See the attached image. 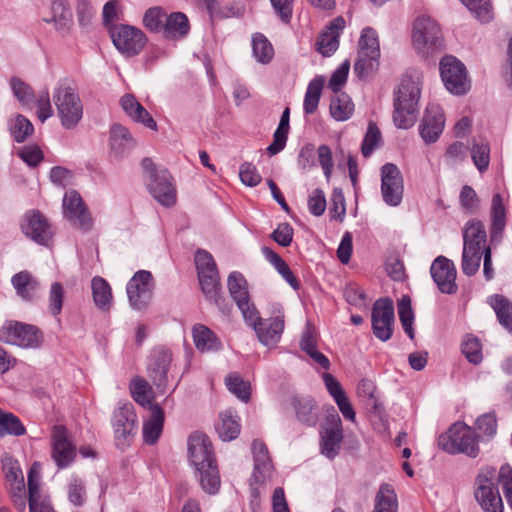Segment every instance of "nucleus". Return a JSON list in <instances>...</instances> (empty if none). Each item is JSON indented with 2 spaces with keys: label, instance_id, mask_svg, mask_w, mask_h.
<instances>
[{
  "label": "nucleus",
  "instance_id": "f257e3e1",
  "mask_svg": "<svg viewBox=\"0 0 512 512\" xmlns=\"http://www.w3.org/2000/svg\"><path fill=\"white\" fill-rule=\"evenodd\" d=\"M188 454L201 488L208 494H216L220 489L221 479L209 437L200 432L191 434L188 439Z\"/></svg>",
  "mask_w": 512,
  "mask_h": 512
},
{
  "label": "nucleus",
  "instance_id": "f03ea898",
  "mask_svg": "<svg viewBox=\"0 0 512 512\" xmlns=\"http://www.w3.org/2000/svg\"><path fill=\"white\" fill-rule=\"evenodd\" d=\"M52 100L62 127L75 129L84 116V104L76 83L69 78L58 80L52 91Z\"/></svg>",
  "mask_w": 512,
  "mask_h": 512
},
{
  "label": "nucleus",
  "instance_id": "7ed1b4c3",
  "mask_svg": "<svg viewBox=\"0 0 512 512\" xmlns=\"http://www.w3.org/2000/svg\"><path fill=\"white\" fill-rule=\"evenodd\" d=\"M420 96L419 81L411 76H404L394 92L393 120L398 128L408 129L414 125Z\"/></svg>",
  "mask_w": 512,
  "mask_h": 512
},
{
  "label": "nucleus",
  "instance_id": "20e7f679",
  "mask_svg": "<svg viewBox=\"0 0 512 512\" xmlns=\"http://www.w3.org/2000/svg\"><path fill=\"white\" fill-rule=\"evenodd\" d=\"M412 44L424 57L433 56L444 50V37L438 22L428 15L418 16L412 27Z\"/></svg>",
  "mask_w": 512,
  "mask_h": 512
},
{
  "label": "nucleus",
  "instance_id": "39448f33",
  "mask_svg": "<svg viewBox=\"0 0 512 512\" xmlns=\"http://www.w3.org/2000/svg\"><path fill=\"white\" fill-rule=\"evenodd\" d=\"M438 444L449 454L463 453L474 458L479 453L478 437L475 432L471 427L460 422L453 424L447 432L441 434Z\"/></svg>",
  "mask_w": 512,
  "mask_h": 512
},
{
  "label": "nucleus",
  "instance_id": "423d86ee",
  "mask_svg": "<svg viewBox=\"0 0 512 512\" xmlns=\"http://www.w3.org/2000/svg\"><path fill=\"white\" fill-rule=\"evenodd\" d=\"M9 493L16 510L25 512L27 502L25 486L19 492L9 489ZM28 503L30 512H55L49 497L41 492L40 476L33 469L28 473Z\"/></svg>",
  "mask_w": 512,
  "mask_h": 512
},
{
  "label": "nucleus",
  "instance_id": "0eeeda50",
  "mask_svg": "<svg viewBox=\"0 0 512 512\" xmlns=\"http://www.w3.org/2000/svg\"><path fill=\"white\" fill-rule=\"evenodd\" d=\"M495 480L496 469L490 466L482 468L475 479V499L484 512L504 511Z\"/></svg>",
  "mask_w": 512,
  "mask_h": 512
},
{
  "label": "nucleus",
  "instance_id": "6e6552de",
  "mask_svg": "<svg viewBox=\"0 0 512 512\" xmlns=\"http://www.w3.org/2000/svg\"><path fill=\"white\" fill-rule=\"evenodd\" d=\"M0 341L21 348L36 349L41 346L43 335L34 325L9 320L0 327Z\"/></svg>",
  "mask_w": 512,
  "mask_h": 512
},
{
  "label": "nucleus",
  "instance_id": "1a4fd4ad",
  "mask_svg": "<svg viewBox=\"0 0 512 512\" xmlns=\"http://www.w3.org/2000/svg\"><path fill=\"white\" fill-rule=\"evenodd\" d=\"M270 314L268 320H262L258 315L257 319L246 321L253 326L259 341L266 346L275 345L280 340L285 326L284 309L281 304L272 303Z\"/></svg>",
  "mask_w": 512,
  "mask_h": 512
},
{
  "label": "nucleus",
  "instance_id": "9d476101",
  "mask_svg": "<svg viewBox=\"0 0 512 512\" xmlns=\"http://www.w3.org/2000/svg\"><path fill=\"white\" fill-rule=\"evenodd\" d=\"M110 36L116 49L125 57L138 55L147 42L145 34L130 25H115L110 29Z\"/></svg>",
  "mask_w": 512,
  "mask_h": 512
},
{
  "label": "nucleus",
  "instance_id": "9b49d317",
  "mask_svg": "<svg viewBox=\"0 0 512 512\" xmlns=\"http://www.w3.org/2000/svg\"><path fill=\"white\" fill-rule=\"evenodd\" d=\"M440 74L446 89L455 94L463 95L470 88L466 67L453 56H445L440 62Z\"/></svg>",
  "mask_w": 512,
  "mask_h": 512
},
{
  "label": "nucleus",
  "instance_id": "f8f14e48",
  "mask_svg": "<svg viewBox=\"0 0 512 512\" xmlns=\"http://www.w3.org/2000/svg\"><path fill=\"white\" fill-rule=\"evenodd\" d=\"M153 287L151 272L146 270L136 272L126 287L131 307L139 311L146 309L152 299Z\"/></svg>",
  "mask_w": 512,
  "mask_h": 512
},
{
  "label": "nucleus",
  "instance_id": "ddd939ff",
  "mask_svg": "<svg viewBox=\"0 0 512 512\" xmlns=\"http://www.w3.org/2000/svg\"><path fill=\"white\" fill-rule=\"evenodd\" d=\"M21 229L28 238L43 246H49L54 237L50 221L38 210L25 213Z\"/></svg>",
  "mask_w": 512,
  "mask_h": 512
},
{
  "label": "nucleus",
  "instance_id": "4468645a",
  "mask_svg": "<svg viewBox=\"0 0 512 512\" xmlns=\"http://www.w3.org/2000/svg\"><path fill=\"white\" fill-rule=\"evenodd\" d=\"M394 305L390 298L378 299L372 309L371 321L373 334L380 341H388L393 333Z\"/></svg>",
  "mask_w": 512,
  "mask_h": 512
},
{
  "label": "nucleus",
  "instance_id": "2eb2a0df",
  "mask_svg": "<svg viewBox=\"0 0 512 512\" xmlns=\"http://www.w3.org/2000/svg\"><path fill=\"white\" fill-rule=\"evenodd\" d=\"M52 457L58 468L68 467L76 457V446L63 425H54L51 431Z\"/></svg>",
  "mask_w": 512,
  "mask_h": 512
},
{
  "label": "nucleus",
  "instance_id": "dca6fc26",
  "mask_svg": "<svg viewBox=\"0 0 512 512\" xmlns=\"http://www.w3.org/2000/svg\"><path fill=\"white\" fill-rule=\"evenodd\" d=\"M227 286L229 293L236 302L245 321H253L258 318V311L250 301L247 281L244 276L238 272H231L228 276Z\"/></svg>",
  "mask_w": 512,
  "mask_h": 512
},
{
  "label": "nucleus",
  "instance_id": "f3484780",
  "mask_svg": "<svg viewBox=\"0 0 512 512\" xmlns=\"http://www.w3.org/2000/svg\"><path fill=\"white\" fill-rule=\"evenodd\" d=\"M63 216L72 226L84 232L93 227V219L80 194H64Z\"/></svg>",
  "mask_w": 512,
  "mask_h": 512
},
{
  "label": "nucleus",
  "instance_id": "a211bd4d",
  "mask_svg": "<svg viewBox=\"0 0 512 512\" xmlns=\"http://www.w3.org/2000/svg\"><path fill=\"white\" fill-rule=\"evenodd\" d=\"M343 439L341 418L334 408L326 416L321 431V452L329 459H333L340 450Z\"/></svg>",
  "mask_w": 512,
  "mask_h": 512
},
{
  "label": "nucleus",
  "instance_id": "6ab92c4d",
  "mask_svg": "<svg viewBox=\"0 0 512 512\" xmlns=\"http://www.w3.org/2000/svg\"><path fill=\"white\" fill-rule=\"evenodd\" d=\"M137 416L131 402L119 403L113 414V429L118 446L126 444L128 438L135 433Z\"/></svg>",
  "mask_w": 512,
  "mask_h": 512
},
{
  "label": "nucleus",
  "instance_id": "aec40b11",
  "mask_svg": "<svg viewBox=\"0 0 512 512\" xmlns=\"http://www.w3.org/2000/svg\"><path fill=\"white\" fill-rule=\"evenodd\" d=\"M445 127V115L442 108L436 104L427 106L419 124V134L426 144L435 143Z\"/></svg>",
  "mask_w": 512,
  "mask_h": 512
},
{
  "label": "nucleus",
  "instance_id": "412c9836",
  "mask_svg": "<svg viewBox=\"0 0 512 512\" xmlns=\"http://www.w3.org/2000/svg\"><path fill=\"white\" fill-rule=\"evenodd\" d=\"M431 276L442 293L453 294L457 290L454 263L444 256H438L430 268Z\"/></svg>",
  "mask_w": 512,
  "mask_h": 512
},
{
  "label": "nucleus",
  "instance_id": "4be33fe9",
  "mask_svg": "<svg viewBox=\"0 0 512 512\" xmlns=\"http://www.w3.org/2000/svg\"><path fill=\"white\" fill-rule=\"evenodd\" d=\"M172 361V354L169 350H155L148 363V375L158 388L165 387L167 372Z\"/></svg>",
  "mask_w": 512,
  "mask_h": 512
},
{
  "label": "nucleus",
  "instance_id": "5701e85b",
  "mask_svg": "<svg viewBox=\"0 0 512 512\" xmlns=\"http://www.w3.org/2000/svg\"><path fill=\"white\" fill-rule=\"evenodd\" d=\"M120 105L125 113L135 122L143 124L145 127L157 130V123L150 113L140 104L134 95L125 94L120 99Z\"/></svg>",
  "mask_w": 512,
  "mask_h": 512
},
{
  "label": "nucleus",
  "instance_id": "b1692460",
  "mask_svg": "<svg viewBox=\"0 0 512 512\" xmlns=\"http://www.w3.org/2000/svg\"><path fill=\"white\" fill-rule=\"evenodd\" d=\"M11 284L16 294L25 301H32L40 290V282L27 270L13 275Z\"/></svg>",
  "mask_w": 512,
  "mask_h": 512
},
{
  "label": "nucleus",
  "instance_id": "393cba45",
  "mask_svg": "<svg viewBox=\"0 0 512 512\" xmlns=\"http://www.w3.org/2000/svg\"><path fill=\"white\" fill-rule=\"evenodd\" d=\"M149 410L150 415L143 422V439L146 444L153 445L162 434L165 416L157 404L150 406Z\"/></svg>",
  "mask_w": 512,
  "mask_h": 512
},
{
  "label": "nucleus",
  "instance_id": "a878e982",
  "mask_svg": "<svg viewBox=\"0 0 512 512\" xmlns=\"http://www.w3.org/2000/svg\"><path fill=\"white\" fill-rule=\"evenodd\" d=\"M51 19L46 22H53L56 30L62 35L68 34L73 26V16L68 0H52Z\"/></svg>",
  "mask_w": 512,
  "mask_h": 512
},
{
  "label": "nucleus",
  "instance_id": "bb28decb",
  "mask_svg": "<svg viewBox=\"0 0 512 512\" xmlns=\"http://www.w3.org/2000/svg\"><path fill=\"white\" fill-rule=\"evenodd\" d=\"M483 250L490 248L487 245V234L484 224L477 219L469 220L463 229V247Z\"/></svg>",
  "mask_w": 512,
  "mask_h": 512
},
{
  "label": "nucleus",
  "instance_id": "cd10ccee",
  "mask_svg": "<svg viewBox=\"0 0 512 512\" xmlns=\"http://www.w3.org/2000/svg\"><path fill=\"white\" fill-rule=\"evenodd\" d=\"M189 30L187 16L182 12H173L167 15L162 33L166 39L178 40L184 38Z\"/></svg>",
  "mask_w": 512,
  "mask_h": 512
},
{
  "label": "nucleus",
  "instance_id": "c85d7f7f",
  "mask_svg": "<svg viewBox=\"0 0 512 512\" xmlns=\"http://www.w3.org/2000/svg\"><path fill=\"white\" fill-rule=\"evenodd\" d=\"M135 145L128 129L121 124H113L110 130V148L117 157L123 156Z\"/></svg>",
  "mask_w": 512,
  "mask_h": 512
},
{
  "label": "nucleus",
  "instance_id": "c756f323",
  "mask_svg": "<svg viewBox=\"0 0 512 512\" xmlns=\"http://www.w3.org/2000/svg\"><path fill=\"white\" fill-rule=\"evenodd\" d=\"M195 347L201 352L216 351L221 348V342L207 326L196 324L192 328Z\"/></svg>",
  "mask_w": 512,
  "mask_h": 512
},
{
  "label": "nucleus",
  "instance_id": "7c9ffc66",
  "mask_svg": "<svg viewBox=\"0 0 512 512\" xmlns=\"http://www.w3.org/2000/svg\"><path fill=\"white\" fill-rule=\"evenodd\" d=\"M241 425L239 417L232 410H226L219 415L216 431L223 441H231L238 437Z\"/></svg>",
  "mask_w": 512,
  "mask_h": 512
},
{
  "label": "nucleus",
  "instance_id": "2f4dec72",
  "mask_svg": "<svg viewBox=\"0 0 512 512\" xmlns=\"http://www.w3.org/2000/svg\"><path fill=\"white\" fill-rule=\"evenodd\" d=\"M2 470L4 472L9 489L20 491L25 486L24 475L18 460L5 453L1 458Z\"/></svg>",
  "mask_w": 512,
  "mask_h": 512
},
{
  "label": "nucleus",
  "instance_id": "473e14b6",
  "mask_svg": "<svg viewBox=\"0 0 512 512\" xmlns=\"http://www.w3.org/2000/svg\"><path fill=\"white\" fill-rule=\"evenodd\" d=\"M289 121L290 109L286 108L283 111L278 127L273 134V142L267 147V152L270 156L278 154L285 148L290 129Z\"/></svg>",
  "mask_w": 512,
  "mask_h": 512
},
{
  "label": "nucleus",
  "instance_id": "72a5a7b5",
  "mask_svg": "<svg viewBox=\"0 0 512 512\" xmlns=\"http://www.w3.org/2000/svg\"><path fill=\"white\" fill-rule=\"evenodd\" d=\"M398 500L394 488L390 484H382L375 496L372 512H397Z\"/></svg>",
  "mask_w": 512,
  "mask_h": 512
},
{
  "label": "nucleus",
  "instance_id": "f704fd0d",
  "mask_svg": "<svg viewBox=\"0 0 512 512\" xmlns=\"http://www.w3.org/2000/svg\"><path fill=\"white\" fill-rule=\"evenodd\" d=\"M292 405L296 412L297 419L307 425L314 426L318 421L316 405L311 398H294Z\"/></svg>",
  "mask_w": 512,
  "mask_h": 512
},
{
  "label": "nucleus",
  "instance_id": "c9c22d12",
  "mask_svg": "<svg viewBox=\"0 0 512 512\" xmlns=\"http://www.w3.org/2000/svg\"><path fill=\"white\" fill-rule=\"evenodd\" d=\"M262 253L266 260L270 262L276 271L283 277V279L294 289L299 288V281L293 274L288 264L273 250L269 247H263Z\"/></svg>",
  "mask_w": 512,
  "mask_h": 512
},
{
  "label": "nucleus",
  "instance_id": "e433bc0d",
  "mask_svg": "<svg viewBox=\"0 0 512 512\" xmlns=\"http://www.w3.org/2000/svg\"><path fill=\"white\" fill-rule=\"evenodd\" d=\"M91 288L95 305L101 310L110 309L112 291L109 283L104 278L96 276L92 279Z\"/></svg>",
  "mask_w": 512,
  "mask_h": 512
},
{
  "label": "nucleus",
  "instance_id": "4c0bfd02",
  "mask_svg": "<svg viewBox=\"0 0 512 512\" xmlns=\"http://www.w3.org/2000/svg\"><path fill=\"white\" fill-rule=\"evenodd\" d=\"M489 303L495 311L499 323L512 332V303L501 295L491 296Z\"/></svg>",
  "mask_w": 512,
  "mask_h": 512
},
{
  "label": "nucleus",
  "instance_id": "58836bf2",
  "mask_svg": "<svg viewBox=\"0 0 512 512\" xmlns=\"http://www.w3.org/2000/svg\"><path fill=\"white\" fill-rule=\"evenodd\" d=\"M252 53L258 63L269 64L274 57V48L268 38L262 33L252 36Z\"/></svg>",
  "mask_w": 512,
  "mask_h": 512
},
{
  "label": "nucleus",
  "instance_id": "ea45409f",
  "mask_svg": "<svg viewBox=\"0 0 512 512\" xmlns=\"http://www.w3.org/2000/svg\"><path fill=\"white\" fill-rule=\"evenodd\" d=\"M324 82L325 79L322 76H316L309 82L303 102V109L305 114H313L316 112Z\"/></svg>",
  "mask_w": 512,
  "mask_h": 512
},
{
  "label": "nucleus",
  "instance_id": "a19ab883",
  "mask_svg": "<svg viewBox=\"0 0 512 512\" xmlns=\"http://www.w3.org/2000/svg\"><path fill=\"white\" fill-rule=\"evenodd\" d=\"M491 237L501 234L506 226V207L501 194H494L491 203Z\"/></svg>",
  "mask_w": 512,
  "mask_h": 512
},
{
  "label": "nucleus",
  "instance_id": "79ce46f5",
  "mask_svg": "<svg viewBox=\"0 0 512 512\" xmlns=\"http://www.w3.org/2000/svg\"><path fill=\"white\" fill-rule=\"evenodd\" d=\"M403 189V181L398 167L386 163L381 168V192H398Z\"/></svg>",
  "mask_w": 512,
  "mask_h": 512
},
{
  "label": "nucleus",
  "instance_id": "37998d69",
  "mask_svg": "<svg viewBox=\"0 0 512 512\" xmlns=\"http://www.w3.org/2000/svg\"><path fill=\"white\" fill-rule=\"evenodd\" d=\"M380 55H374L365 51H358V57L354 64V72L360 79H367L372 76L379 67Z\"/></svg>",
  "mask_w": 512,
  "mask_h": 512
},
{
  "label": "nucleus",
  "instance_id": "c03bdc74",
  "mask_svg": "<svg viewBox=\"0 0 512 512\" xmlns=\"http://www.w3.org/2000/svg\"><path fill=\"white\" fill-rule=\"evenodd\" d=\"M199 284L206 299L215 304L220 301V276L219 272L198 275Z\"/></svg>",
  "mask_w": 512,
  "mask_h": 512
},
{
  "label": "nucleus",
  "instance_id": "a18cd8bd",
  "mask_svg": "<svg viewBox=\"0 0 512 512\" xmlns=\"http://www.w3.org/2000/svg\"><path fill=\"white\" fill-rule=\"evenodd\" d=\"M26 433L25 426L13 413L0 410V437L7 435L21 436Z\"/></svg>",
  "mask_w": 512,
  "mask_h": 512
},
{
  "label": "nucleus",
  "instance_id": "49530a36",
  "mask_svg": "<svg viewBox=\"0 0 512 512\" xmlns=\"http://www.w3.org/2000/svg\"><path fill=\"white\" fill-rule=\"evenodd\" d=\"M354 111V105L346 94L333 98L330 103V114L337 121L349 119Z\"/></svg>",
  "mask_w": 512,
  "mask_h": 512
},
{
  "label": "nucleus",
  "instance_id": "de8ad7c7",
  "mask_svg": "<svg viewBox=\"0 0 512 512\" xmlns=\"http://www.w3.org/2000/svg\"><path fill=\"white\" fill-rule=\"evenodd\" d=\"M483 250L463 247L461 269L467 276H473L480 268Z\"/></svg>",
  "mask_w": 512,
  "mask_h": 512
},
{
  "label": "nucleus",
  "instance_id": "09e8293b",
  "mask_svg": "<svg viewBox=\"0 0 512 512\" xmlns=\"http://www.w3.org/2000/svg\"><path fill=\"white\" fill-rule=\"evenodd\" d=\"M398 315L405 333L410 339H414V313L411 307V300L408 296H403L398 301Z\"/></svg>",
  "mask_w": 512,
  "mask_h": 512
},
{
  "label": "nucleus",
  "instance_id": "8fccbe9b",
  "mask_svg": "<svg viewBox=\"0 0 512 512\" xmlns=\"http://www.w3.org/2000/svg\"><path fill=\"white\" fill-rule=\"evenodd\" d=\"M228 390L243 402H248L251 394L249 382L244 381L238 374L231 373L225 378Z\"/></svg>",
  "mask_w": 512,
  "mask_h": 512
},
{
  "label": "nucleus",
  "instance_id": "3c124183",
  "mask_svg": "<svg viewBox=\"0 0 512 512\" xmlns=\"http://www.w3.org/2000/svg\"><path fill=\"white\" fill-rule=\"evenodd\" d=\"M381 140L382 136L379 128L376 123L370 121L361 145L363 157H370L374 150L380 146Z\"/></svg>",
  "mask_w": 512,
  "mask_h": 512
},
{
  "label": "nucleus",
  "instance_id": "603ef678",
  "mask_svg": "<svg viewBox=\"0 0 512 512\" xmlns=\"http://www.w3.org/2000/svg\"><path fill=\"white\" fill-rule=\"evenodd\" d=\"M130 392L132 398L141 406L148 407L153 404L149 398L150 386L148 382L141 377H135L130 382Z\"/></svg>",
  "mask_w": 512,
  "mask_h": 512
},
{
  "label": "nucleus",
  "instance_id": "864d4df0",
  "mask_svg": "<svg viewBox=\"0 0 512 512\" xmlns=\"http://www.w3.org/2000/svg\"><path fill=\"white\" fill-rule=\"evenodd\" d=\"M469 11L481 22L487 23L493 19L490 0H460Z\"/></svg>",
  "mask_w": 512,
  "mask_h": 512
},
{
  "label": "nucleus",
  "instance_id": "5fc2aeb1",
  "mask_svg": "<svg viewBox=\"0 0 512 512\" xmlns=\"http://www.w3.org/2000/svg\"><path fill=\"white\" fill-rule=\"evenodd\" d=\"M167 14L161 7L149 8L143 17L144 26L151 32H162Z\"/></svg>",
  "mask_w": 512,
  "mask_h": 512
},
{
  "label": "nucleus",
  "instance_id": "6e6d98bb",
  "mask_svg": "<svg viewBox=\"0 0 512 512\" xmlns=\"http://www.w3.org/2000/svg\"><path fill=\"white\" fill-rule=\"evenodd\" d=\"M468 155V146L462 142L449 145L443 155V161L448 167H455L462 163Z\"/></svg>",
  "mask_w": 512,
  "mask_h": 512
},
{
  "label": "nucleus",
  "instance_id": "4d7b16f0",
  "mask_svg": "<svg viewBox=\"0 0 512 512\" xmlns=\"http://www.w3.org/2000/svg\"><path fill=\"white\" fill-rule=\"evenodd\" d=\"M334 159L331 148L322 144L317 148L316 166H320L327 182L330 181L334 171Z\"/></svg>",
  "mask_w": 512,
  "mask_h": 512
},
{
  "label": "nucleus",
  "instance_id": "13d9d810",
  "mask_svg": "<svg viewBox=\"0 0 512 512\" xmlns=\"http://www.w3.org/2000/svg\"><path fill=\"white\" fill-rule=\"evenodd\" d=\"M358 46V51L380 55L378 35L371 27H366L362 30Z\"/></svg>",
  "mask_w": 512,
  "mask_h": 512
},
{
  "label": "nucleus",
  "instance_id": "bf43d9fd",
  "mask_svg": "<svg viewBox=\"0 0 512 512\" xmlns=\"http://www.w3.org/2000/svg\"><path fill=\"white\" fill-rule=\"evenodd\" d=\"M10 86L14 96L24 106L31 107L34 103V93L32 88L17 77H13L10 80Z\"/></svg>",
  "mask_w": 512,
  "mask_h": 512
},
{
  "label": "nucleus",
  "instance_id": "052dcab7",
  "mask_svg": "<svg viewBox=\"0 0 512 512\" xmlns=\"http://www.w3.org/2000/svg\"><path fill=\"white\" fill-rule=\"evenodd\" d=\"M149 186L154 192H175L176 187L170 172L160 169L159 172L149 180Z\"/></svg>",
  "mask_w": 512,
  "mask_h": 512
},
{
  "label": "nucleus",
  "instance_id": "680f3d73",
  "mask_svg": "<svg viewBox=\"0 0 512 512\" xmlns=\"http://www.w3.org/2000/svg\"><path fill=\"white\" fill-rule=\"evenodd\" d=\"M462 353L472 364H479L482 359V347L478 338L467 336L462 343Z\"/></svg>",
  "mask_w": 512,
  "mask_h": 512
},
{
  "label": "nucleus",
  "instance_id": "e2e57ef3",
  "mask_svg": "<svg viewBox=\"0 0 512 512\" xmlns=\"http://www.w3.org/2000/svg\"><path fill=\"white\" fill-rule=\"evenodd\" d=\"M68 499L74 506H82L86 500V490L82 479L72 476L67 487Z\"/></svg>",
  "mask_w": 512,
  "mask_h": 512
},
{
  "label": "nucleus",
  "instance_id": "0e129e2a",
  "mask_svg": "<svg viewBox=\"0 0 512 512\" xmlns=\"http://www.w3.org/2000/svg\"><path fill=\"white\" fill-rule=\"evenodd\" d=\"M32 105L36 106V113L41 122H45L53 115L50 95L47 89L40 91L37 96L34 95V103Z\"/></svg>",
  "mask_w": 512,
  "mask_h": 512
},
{
  "label": "nucleus",
  "instance_id": "69168bd1",
  "mask_svg": "<svg viewBox=\"0 0 512 512\" xmlns=\"http://www.w3.org/2000/svg\"><path fill=\"white\" fill-rule=\"evenodd\" d=\"M317 50L323 56H331L339 47V35L325 31L317 40Z\"/></svg>",
  "mask_w": 512,
  "mask_h": 512
},
{
  "label": "nucleus",
  "instance_id": "338daca9",
  "mask_svg": "<svg viewBox=\"0 0 512 512\" xmlns=\"http://www.w3.org/2000/svg\"><path fill=\"white\" fill-rule=\"evenodd\" d=\"M195 265L198 275L218 272L213 256L206 250H197L195 254Z\"/></svg>",
  "mask_w": 512,
  "mask_h": 512
},
{
  "label": "nucleus",
  "instance_id": "774afa93",
  "mask_svg": "<svg viewBox=\"0 0 512 512\" xmlns=\"http://www.w3.org/2000/svg\"><path fill=\"white\" fill-rule=\"evenodd\" d=\"M497 481L501 485L508 505L512 509V468L510 465L504 464L500 467Z\"/></svg>",
  "mask_w": 512,
  "mask_h": 512
}]
</instances>
